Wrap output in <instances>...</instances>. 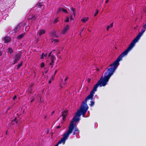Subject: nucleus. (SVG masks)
Listing matches in <instances>:
<instances>
[{
    "mask_svg": "<svg viewBox=\"0 0 146 146\" xmlns=\"http://www.w3.org/2000/svg\"><path fill=\"white\" fill-rule=\"evenodd\" d=\"M113 74L108 69L107 70L106 72L105 73L104 78L102 77L100 78L97 83L94 85L93 89L91 91L89 95L85 99V103L89 99H90L92 100L95 92L97 91L98 87L99 86L100 87L105 86L107 84L110 77Z\"/></svg>",
    "mask_w": 146,
    "mask_h": 146,
    "instance_id": "nucleus-1",
    "label": "nucleus"
},
{
    "mask_svg": "<svg viewBox=\"0 0 146 146\" xmlns=\"http://www.w3.org/2000/svg\"><path fill=\"white\" fill-rule=\"evenodd\" d=\"M135 45V44L132 41L130 44L129 45L128 47L126 50L122 52L119 56L117 59L113 64L110 65V66L111 67L108 68L109 70H110L113 73L119 64V62L120 60H122V58L123 56L127 54L128 52L131 50Z\"/></svg>",
    "mask_w": 146,
    "mask_h": 146,
    "instance_id": "nucleus-2",
    "label": "nucleus"
},
{
    "mask_svg": "<svg viewBox=\"0 0 146 146\" xmlns=\"http://www.w3.org/2000/svg\"><path fill=\"white\" fill-rule=\"evenodd\" d=\"M79 118H76V116H75L73 118L72 120L70 122L67 131L64 133L63 136V137L61 138L60 140L54 146H58L59 144H61L62 143L64 144L65 143V141L67 139L70 134L72 133L74 128V122L75 121H79Z\"/></svg>",
    "mask_w": 146,
    "mask_h": 146,
    "instance_id": "nucleus-3",
    "label": "nucleus"
},
{
    "mask_svg": "<svg viewBox=\"0 0 146 146\" xmlns=\"http://www.w3.org/2000/svg\"><path fill=\"white\" fill-rule=\"evenodd\" d=\"M88 109V106L87 104V102L85 103V101H82L80 108V110H78V111L76 112L75 116L79 117L81 114L83 116L85 115Z\"/></svg>",
    "mask_w": 146,
    "mask_h": 146,
    "instance_id": "nucleus-4",
    "label": "nucleus"
},
{
    "mask_svg": "<svg viewBox=\"0 0 146 146\" xmlns=\"http://www.w3.org/2000/svg\"><path fill=\"white\" fill-rule=\"evenodd\" d=\"M48 57H50V62L49 63V65L51 66V68L53 67L52 65H54L55 63V61L56 60V58L55 55L53 54H52V52H50L48 55Z\"/></svg>",
    "mask_w": 146,
    "mask_h": 146,
    "instance_id": "nucleus-5",
    "label": "nucleus"
},
{
    "mask_svg": "<svg viewBox=\"0 0 146 146\" xmlns=\"http://www.w3.org/2000/svg\"><path fill=\"white\" fill-rule=\"evenodd\" d=\"M146 29V28L144 27L142 29L140 32L136 36V37L132 40V42L135 44L139 40L141 36L143 35Z\"/></svg>",
    "mask_w": 146,
    "mask_h": 146,
    "instance_id": "nucleus-6",
    "label": "nucleus"
},
{
    "mask_svg": "<svg viewBox=\"0 0 146 146\" xmlns=\"http://www.w3.org/2000/svg\"><path fill=\"white\" fill-rule=\"evenodd\" d=\"M21 56V54L19 53L17 54L15 56L14 64L17 63L20 60Z\"/></svg>",
    "mask_w": 146,
    "mask_h": 146,
    "instance_id": "nucleus-7",
    "label": "nucleus"
},
{
    "mask_svg": "<svg viewBox=\"0 0 146 146\" xmlns=\"http://www.w3.org/2000/svg\"><path fill=\"white\" fill-rule=\"evenodd\" d=\"M5 43H8L10 41L11 38L9 36H5L3 39Z\"/></svg>",
    "mask_w": 146,
    "mask_h": 146,
    "instance_id": "nucleus-8",
    "label": "nucleus"
},
{
    "mask_svg": "<svg viewBox=\"0 0 146 146\" xmlns=\"http://www.w3.org/2000/svg\"><path fill=\"white\" fill-rule=\"evenodd\" d=\"M36 17L35 15H30L28 17V19L34 21L36 18Z\"/></svg>",
    "mask_w": 146,
    "mask_h": 146,
    "instance_id": "nucleus-9",
    "label": "nucleus"
},
{
    "mask_svg": "<svg viewBox=\"0 0 146 146\" xmlns=\"http://www.w3.org/2000/svg\"><path fill=\"white\" fill-rule=\"evenodd\" d=\"M69 25H66L62 31V33L63 34H65L69 29Z\"/></svg>",
    "mask_w": 146,
    "mask_h": 146,
    "instance_id": "nucleus-10",
    "label": "nucleus"
},
{
    "mask_svg": "<svg viewBox=\"0 0 146 146\" xmlns=\"http://www.w3.org/2000/svg\"><path fill=\"white\" fill-rule=\"evenodd\" d=\"M72 15H74V17H75L76 15L75 11L76 10L75 9L72 7L70 9Z\"/></svg>",
    "mask_w": 146,
    "mask_h": 146,
    "instance_id": "nucleus-11",
    "label": "nucleus"
},
{
    "mask_svg": "<svg viewBox=\"0 0 146 146\" xmlns=\"http://www.w3.org/2000/svg\"><path fill=\"white\" fill-rule=\"evenodd\" d=\"M7 52L10 55H11L13 53V50L11 48H8L7 50Z\"/></svg>",
    "mask_w": 146,
    "mask_h": 146,
    "instance_id": "nucleus-12",
    "label": "nucleus"
},
{
    "mask_svg": "<svg viewBox=\"0 0 146 146\" xmlns=\"http://www.w3.org/2000/svg\"><path fill=\"white\" fill-rule=\"evenodd\" d=\"M45 33L46 31L44 29L41 30L38 33V35L39 36H41L42 35L45 34Z\"/></svg>",
    "mask_w": 146,
    "mask_h": 146,
    "instance_id": "nucleus-13",
    "label": "nucleus"
},
{
    "mask_svg": "<svg viewBox=\"0 0 146 146\" xmlns=\"http://www.w3.org/2000/svg\"><path fill=\"white\" fill-rule=\"evenodd\" d=\"M21 25L19 24L17 25V26L16 27L15 29L14 30V31L15 33L17 32L18 31H19V29L21 27Z\"/></svg>",
    "mask_w": 146,
    "mask_h": 146,
    "instance_id": "nucleus-14",
    "label": "nucleus"
},
{
    "mask_svg": "<svg viewBox=\"0 0 146 146\" xmlns=\"http://www.w3.org/2000/svg\"><path fill=\"white\" fill-rule=\"evenodd\" d=\"M113 25V22L111 23L110 25L108 26L106 28V30L107 31H108L110 28H112Z\"/></svg>",
    "mask_w": 146,
    "mask_h": 146,
    "instance_id": "nucleus-15",
    "label": "nucleus"
},
{
    "mask_svg": "<svg viewBox=\"0 0 146 146\" xmlns=\"http://www.w3.org/2000/svg\"><path fill=\"white\" fill-rule=\"evenodd\" d=\"M88 17H84L81 19V21L83 23H85L86 21H88Z\"/></svg>",
    "mask_w": 146,
    "mask_h": 146,
    "instance_id": "nucleus-16",
    "label": "nucleus"
},
{
    "mask_svg": "<svg viewBox=\"0 0 146 146\" xmlns=\"http://www.w3.org/2000/svg\"><path fill=\"white\" fill-rule=\"evenodd\" d=\"M24 35V33L21 34L20 35H19L17 37V39L19 40L21 39L23 37Z\"/></svg>",
    "mask_w": 146,
    "mask_h": 146,
    "instance_id": "nucleus-17",
    "label": "nucleus"
},
{
    "mask_svg": "<svg viewBox=\"0 0 146 146\" xmlns=\"http://www.w3.org/2000/svg\"><path fill=\"white\" fill-rule=\"evenodd\" d=\"M23 62V61H22L20 64H18L17 65V70L19 69V68H20V67L22 65Z\"/></svg>",
    "mask_w": 146,
    "mask_h": 146,
    "instance_id": "nucleus-18",
    "label": "nucleus"
},
{
    "mask_svg": "<svg viewBox=\"0 0 146 146\" xmlns=\"http://www.w3.org/2000/svg\"><path fill=\"white\" fill-rule=\"evenodd\" d=\"M67 114V111H64L62 114V116L66 117Z\"/></svg>",
    "mask_w": 146,
    "mask_h": 146,
    "instance_id": "nucleus-19",
    "label": "nucleus"
},
{
    "mask_svg": "<svg viewBox=\"0 0 146 146\" xmlns=\"http://www.w3.org/2000/svg\"><path fill=\"white\" fill-rule=\"evenodd\" d=\"M52 35L53 37H57L58 36L56 35V32L55 31L52 32Z\"/></svg>",
    "mask_w": 146,
    "mask_h": 146,
    "instance_id": "nucleus-20",
    "label": "nucleus"
},
{
    "mask_svg": "<svg viewBox=\"0 0 146 146\" xmlns=\"http://www.w3.org/2000/svg\"><path fill=\"white\" fill-rule=\"evenodd\" d=\"M42 5H41L40 3H38L36 5L35 7L41 8Z\"/></svg>",
    "mask_w": 146,
    "mask_h": 146,
    "instance_id": "nucleus-21",
    "label": "nucleus"
},
{
    "mask_svg": "<svg viewBox=\"0 0 146 146\" xmlns=\"http://www.w3.org/2000/svg\"><path fill=\"white\" fill-rule=\"evenodd\" d=\"M14 122H15L16 123H17V118L16 117H15L13 121H12V124H14V123H13Z\"/></svg>",
    "mask_w": 146,
    "mask_h": 146,
    "instance_id": "nucleus-22",
    "label": "nucleus"
},
{
    "mask_svg": "<svg viewBox=\"0 0 146 146\" xmlns=\"http://www.w3.org/2000/svg\"><path fill=\"white\" fill-rule=\"evenodd\" d=\"M94 105V102L93 101H91L90 102V104H89V105L93 107Z\"/></svg>",
    "mask_w": 146,
    "mask_h": 146,
    "instance_id": "nucleus-23",
    "label": "nucleus"
},
{
    "mask_svg": "<svg viewBox=\"0 0 146 146\" xmlns=\"http://www.w3.org/2000/svg\"><path fill=\"white\" fill-rule=\"evenodd\" d=\"M51 41L52 42H53L54 41L56 43H57L58 42L59 40L58 39H52Z\"/></svg>",
    "mask_w": 146,
    "mask_h": 146,
    "instance_id": "nucleus-24",
    "label": "nucleus"
},
{
    "mask_svg": "<svg viewBox=\"0 0 146 146\" xmlns=\"http://www.w3.org/2000/svg\"><path fill=\"white\" fill-rule=\"evenodd\" d=\"M62 8H59L58 9V11H57V13H59L60 12L62 11Z\"/></svg>",
    "mask_w": 146,
    "mask_h": 146,
    "instance_id": "nucleus-25",
    "label": "nucleus"
},
{
    "mask_svg": "<svg viewBox=\"0 0 146 146\" xmlns=\"http://www.w3.org/2000/svg\"><path fill=\"white\" fill-rule=\"evenodd\" d=\"M69 21V18L68 17H66V19L65 20V22H68Z\"/></svg>",
    "mask_w": 146,
    "mask_h": 146,
    "instance_id": "nucleus-26",
    "label": "nucleus"
},
{
    "mask_svg": "<svg viewBox=\"0 0 146 146\" xmlns=\"http://www.w3.org/2000/svg\"><path fill=\"white\" fill-rule=\"evenodd\" d=\"M58 21V18L56 19L53 22V23L54 24H55Z\"/></svg>",
    "mask_w": 146,
    "mask_h": 146,
    "instance_id": "nucleus-27",
    "label": "nucleus"
},
{
    "mask_svg": "<svg viewBox=\"0 0 146 146\" xmlns=\"http://www.w3.org/2000/svg\"><path fill=\"white\" fill-rule=\"evenodd\" d=\"M62 11L66 13H68L66 9L62 8Z\"/></svg>",
    "mask_w": 146,
    "mask_h": 146,
    "instance_id": "nucleus-28",
    "label": "nucleus"
},
{
    "mask_svg": "<svg viewBox=\"0 0 146 146\" xmlns=\"http://www.w3.org/2000/svg\"><path fill=\"white\" fill-rule=\"evenodd\" d=\"M44 66V62H42L41 63V65H40V67L41 68H43Z\"/></svg>",
    "mask_w": 146,
    "mask_h": 146,
    "instance_id": "nucleus-29",
    "label": "nucleus"
},
{
    "mask_svg": "<svg viewBox=\"0 0 146 146\" xmlns=\"http://www.w3.org/2000/svg\"><path fill=\"white\" fill-rule=\"evenodd\" d=\"M98 12H99V11L98 10H97L94 15V16H96V15H97V14H98Z\"/></svg>",
    "mask_w": 146,
    "mask_h": 146,
    "instance_id": "nucleus-30",
    "label": "nucleus"
},
{
    "mask_svg": "<svg viewBox=\"0 0 146 146\" xmlns=\"http://www.w3.org/2000/svg\"><path fill=\"white\" fill-rule=\"evenodd\" d=\"M70 19L72 21H73L74 20V19L73 18L72 15H71L70 16Z\"/></svg>",
    "mask_w": 146,
    "mask_h": 146,
    "instance_id": "nucleus-31",
    "label": "nucleus"
},
{
    "mask_svg": "<svg viewBox=\"0 0 146 146\" xmlns=\"http://www.w3.org/2000/svg\"><path fill=\"white\" fill-rule=\"evenodd\" d=\"M44 54L43 53H42L40 56V58L42 59H43L44 58Z\"/></svg>",
    "mask_w": 146,
    "mask_h": 146,
    "instance_id": "nucleus-32",
    "label": "nucleus"
},
{
    "mask_svg": "<svg viewBox=\"0 0 146 146\" xmlns=\"http://www.w3.org/2000/svg\"><path fill=\"white\" fill-rule=\"evenodd\" d=\"M54 77H55L54 75H53V76H52V78H51L50 80H53L54 78Z\"/></svg>",
    "mask_w": 146,
    "mask_h": 146,
    "instance_id": "nucleus-33",
    "label": "nucleus"
},
{
    "mask_svg": "<svg viewBox=\"0 0 146 146\" xmlns=\"http://www.w3.org/2000/svg\"><path fill=\"white\" fill-rule=\"evenodd\" d=\"M17 98V96H14L13 98V99L15 100Z\"/></svg>",
    "mask_w": 146,
    "mask_h": 146,
    "instance_id": "nucleus-34",
    "label": "nucleus"
},
{
    "mask_svg": "<svg viewBox=\"0 0 146 146\" xmlns=\"http://www.w3.org/2000/svg\"><path fill=\"white\" fill-rule=\"evenodd\" d=\"M63 117V121H65L66 120V117L65 116H62Z\"/></svg>",
    "mask_w": 146,
    "mask_h": 146,
    "instance_id": "nucleus-35",
    "label": "nucleus"
},
{
    "mask_svg": "<svg viewBox=\"0 0 146 146\" xmlns=\"http://www.w3.org/2000/svg\"><path fill=\"white\" fill-rule=\"evenodd\" d=\"M69 78L67 76L66 78L64 80V81H66Z\"/></svg>",
    "mask_w": 146,
    "mask_h": 146,
    "instance_id": "nucleus-36",
    "label": "nucleus"
},
{
    "mask_svg": "<svg viewBox=\"0 0 146 146\" xmlns=\"http://www.w3.org/2000/svg\"><path fill=\"white\" fill-rule=\"evenodd\" d=\"M52 81V80L50 79L48 81V83L49 84H50L51 82Z\"/></svg>",
    "mask_w": 146,
    "mask_h": 146,
    "instance_id": "nucleus-37",
    "label": "nucleus"
},
{
    "mask_svg": "<svg viewBox=\"0 0 146 146\" xmlns=\"http://www.w3.org/2000/svg\"><path fill=\"white\" fill-rule=\"evenodd\" d=\"M57 72V70H56L55 71L54 73V75L55 76L56 74V73Z\"/></svg>",
    "mask_w": 146,
    "mask_h": 146,
    "instance_id": "nucleus-38",
    "label": "nucleus"
},
{
    "mask_svg": "<svg viewBox=\"0 0 146 146\" xmlns=\"http://www.w3.org/2000/svg\"><path fill=\"white\" fill-rule=\"evenodd\" d=\"M143 27L146 28V23H145V24L143 26Z\"/></svg>",
    "mask_w": 146,
    "mask_h": 146,
    "instance_id": "nucleus-39",
    "label": "nucleus"
},
{
    "mask_svg": "<svg viewBox=\"0 0 146 146\" xmlns=\"http://www.w3.org/2000/svg\"><path fill=\"white\" fill-rule=\"evenodd\" d=\"M47 53H46L45 54H44V57H46V56H47Z\"/></svg>",
    "mask_w": 146,
    "mask_h": 146,
    "instance_id": "nucleus-40",
    "label": "nucleus"
},
{
    "mask_svg": "<svg viewBox=\"0 0 146 146\" xmlns=\"http://www.w3.org/2000/svg\"><path fill=\"white\" fill-rule=\"evenodd\" d=\"M54 111H53L52 113H51V115H53L54 114Z\"/></svg>",
    "mask_w": 146,
    "mask_h": 146,
    "instance_id": "nucleus-41",
    "label": "nucleus"
},
{
    "mask_svg": "<svg viewBox=\"0 0 146 146\" xmlns=\"http://www.w3.org/2000/svg\"><path fill=\"white\" fill-rule=\"evenodd\" d=\"M109 0H106V1L105 3H107L109 2Z\"/></svg>",
    "mask_w": 146,
    "mask_h": 146,
    "instance_id": "nucleus-42",
    "label": "nucleus"
},
{
    "mask_svg": "<svg viewBox=\"0 0 146 146\" xmlns=\"http://www.w3.org/2000/svg\"><path fill=\"white\" fill-rule=\"evenodd\" d=\"M74 131L76 132V131H78V132H79V131L78 130V129H75V130H74Z\"/></svg>",
    "mask_w": 146,
    "mask_h": 146,
    "instance_id": "nucleus-43",
    "label": "nucleus"
},
{
    "mask_svg": "<svg viewBox=\"0 0 146 146\" xmlns=\"http://www.w3.org/2000/svg\"><path fill=\"white\" fill-rule=\"evenodd\" d=\"M60 127V126L59 125L56 126V128L57 129H58Z\"/></svg>",
    "mask_w": 146,
    "mask_h": 146,
    "instance_id": "nucleus-44",
    "label": "nucleus"
},
{
    "mask_svg": "<svg viewBox=\"0 0 146 146\" xmlns=\"http://www.w3.org/2000/svg\"><path fill=\"white\" fill-rule=\"evenodd\" d=\"M84 29H85V30H86V29H85V28H83L82 29V31H81V33H82V31H83Z\"/></svg>",
    "mask_w": 146,
    "mask_h": 146,
    "instance_id": "nucleus-45",
    "label": "nucleus"
},
{
    "mask_svg": "<svg viewBox=\"0 0 146 146\" xmlns=\"http://www.w3.org/2000/svg\"><path fill=\"white\" fill-rule=\"evenodd\" d=\"M76 134V133L75 132V131H74V132L73 134V135H75V134Z\"/></svg>",
    "mask_w": 146,
    "mask_h": 146,
    "instance_id": "nucleus-46",
    "label": "nucleus"
},
{
    "mask_svg": "<svg viewBox=\"0 0 146 146\" xmlns=\"http://www.w3.org/2000/svg\"><path fill=\"white\" fill-rule=\"evenodd\" d=\"M34 101V99H32L31 101V102H32Z\"/></svg>",
    "mask_w": 146,
    "mask_h": 146,
    "instance_id": "nucleus-47",
    "label": "nucleus"
},
{
    "mask_svg": "<svg viewBox=\"0 0 146 146\" xmlns=\"http://www.w3.org/2000/svg\"><path fill=\"white\" fill-rule=\"evenodd\" d=\"M0 46H1L2 47H3V44H0Z\"/></svg>",
    "mask_w": 146,
    "mask_h": 146,
    "instance_id": "nucleus-48",
    "label": "nucleus"
},
{
    "mask_svg": "<svg viewBox=\"0 0 146 146\" xmlns=\"http://www.w3.org/2000/svg\"><path fill=\"white\" fill-rule=\"evenodd\" d=\"M7 133H8V131H6V133H5V134H6V135H7Z\"/></svg>",
    "mask_w": 146,
    "mask_h": 146,
    "instance_id": "nucleus-49",
    "label": "nucleus"
},
{
    "mask_svg": "<svg viewBox=\"0 0 146 146\" xmlns=\"http://www.w3.org/2000/svg\"><path fill=\"white\" fill-rule=\"evenodd\" d=\"M55 50H53L52 51H51V52H52H52L53 51H55Z\"/></svg>",
    "mask_w": 146,
    "mask_h": 146,
    "instance_id": "nucleus-50",
    "label": "nucleus"
},
{
    "mask_svg": "<svg viewBox=\"0 0 146 146\" xmlns=\"http://www.w3.org/2000/svg\"><path fill=\"white\" fill-rule=\"evenodd\" d=\"M48 72V70H47L46 71V72H45V73L46 74Z\"/></svg>",
    "mask_w": 146,
    "mask_h": 146,
    "instance_id": "nucleus-51",
    "label": "nucleus"
},
{
    "mask_svg": "<svg viewBox=\"0 0 146 146\" xmlns=\"http://www.w3.org/2000/svg\"><path fill=\"white\" fill-rule=\"evenodd\" d=\"M60 51H59L58 52V54H60Z\"/></svg>",
    "mask_w": 146,
    "mask_h": 146,
    "instance_id": "nucleus-52",
    "label": "nucleus"
},
{
    "mask_svg": "<svg viewBox=\"0 0 146 146\" xmlns=\"http://www.w3.org/2000/svg\"><path fill=\"white\" fill-rule=\"evenodd\" d=\"M66 84V83L64 84Z\"/></svg>",
    "mask_w": 146,
    "mask_h": 146,
    "instance_id": "nucleus-53",
    "label": "nucleus"
}]
</instances>
